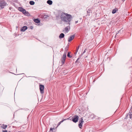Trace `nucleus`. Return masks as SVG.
Returning <instances> with one entry per match:
<instances>
[{"label":"nucleus","instance_id":"nucleus-1","mask_svg":"<svg viewBox=\"0 0 132 132\" xmlns=\"http://www.w3.org/2000/svg\"><path fill=\"white\" fill-rule=\"evenodd\" d=\"M61 20L70 25V21L72 19V17L71 15L66 13H62L60 16Z\"/></svg>","mask_w":132,"mask_h":132},{"label":"nucleus","instance_id":"nucleus-2","mask_svg":"<svg viewBox=\"0 0 132 132\" xmlns=\"http://www.w3.org/2000/svg\"><path fill=\"white\" fill-rule=\"evenodd\" d=\"M18 10L20 12H21L24 15L26 16H30V14L28 11H26V10L21 7H18Z\"/></svg>","mask_w":132,"mask_h":132},{"label":"nucleus","instance_id":"nucleus-3","mask_svg":"<svg viewBox=\"0 0 132 132\" xmlns=\"http://www.w3.org/2000/svg\"><path fill=\"white\" fill-rule=\"evenodd\" d=\"M7 5L6 3L4 0L0 1V6L1 8V9L4 8V6H6Z\"/></svg>","mask_w":132,"mask_h":132},{"label":"nucleus","instance_id":"nucleus-4","mask_svg":"<svg viewBox=\"0 0 132 132\" xmlns=\"http://www.w3.org/2000/svg\"><path fill=\"white\" fill-rule=\"evenodd\" d=\"M78 118L79 116L77 115H76L72 118V120L74 122L76 123L78 121Z\"/></svg>","mask_w":132,"mask_h":132},{"label":"nucleus","instance_id":"nucleus-5","mask_svg":"<svg viewBox=\"0 0 132 132\" xmlns=\"http://www.w3.org/2000/svg\"><path fill=\"white\" fill-rule=\"evenodd\" d=\"M66 53H64L63 55V56L61 58V62H62V65H63L65 61V60L66 57Z\"/></svg>","mask_w":132,"mask_h":132},{"label":"nucleus","instance_id":"nucleus-6","mask_svg":"<svg viewBox=\"0 0 132 132\" xmlns=\"http://www.w3.org/2000/svg\"><path fill=\"white\" fill-rule=\"evenodd\" d=\"M84 122V121L83 120L82 117H81L80 119V120L79 121V124L78 125V126L80 128H81Z\"/></svg>","mask_w":132,"mask_h":132},{"label":"nucleus","instance_id":"nucleus-7","mask_svg":"<svg viewBox=\"0 0 132 132\" xmlns=\"http://www.w3.org/2000/svg\"><path fill=\"white\" fill-rule=\"evenodd\" d=\"M28 28L26 26H24L22 27L20 30V31L21 32H24Z\"/></svg>","mask_w":132,"mask_h":132},{"label":"nucleus","instance_id":"nucleus-8","mask_svg":"<svg viewBox=\"0 0 132 132\" xmlns=\"http://www.w3.org/2000/svg\"><path fill=\"white\" fill-rule=\"evenodd\" d=\"M75 37V35H71L70 37L68 38V41L69 42H70Z\"/></svg>","mask_w":132,"mask_h":132},{"label":"nucleus","instance_id":"nucleus-9","mask_svg":"<svg viewBox=\"0 0 132 132\" xmlns=\"http://www.w3.org/2000/svg\"><path fill=\"white\" fill-rule=\"evenodd\" d=\"M86 48L85 50L84 51L83 53L81 54L80 56H79V57L78 58L76 62H79L78 61V60L79 59L81 58V57L83 55V54H84L86 52Z\"/></svg>","mask_w":132,"mask_h":132},{"label":"nucleus","instance_id":"nucleus-10","mask_svg":"<svg viewBox=\"0 0 132 132\" xmlns=\"http://www.w3.org/2000/svg\"><path fill=\"white\" fill-rule=\"evenodd\" d=\"M49 16L47 15H45L43 13L42 14V19H49Z\"/></svg>","mask_w":132,"mask_h":132},{"label":"nucleus","instance_id":"nucleus-11","mask_svg":"<svg viewBox=\"0 0 132 132\" xmlns=\"http://www.w3.org/2000/svg\"><path fill=\"white\" fill-rule=\"evenodd\" d=\"M33 20L34 22L37 23H40V20L38 18L34 19H33Z\"/></svg>","mask_w":132,"mask_h":132},{"label":"nucleus","instance_id":"nucleus-12","mask_svg":"<svg viewBox=\"0 0 132 132\" xmlns=\"http://www.w3.org/2000/svg\"><path fill=\"white\" fill-rule=\"evenodd\" d=\"M65 32H68L70 29V27L69 26H67L64 28Z\"/></svg>","mask_w":132,"mask_h":132},{"label":"nucleus","instance_id":"nucleus-13","mask_svg":"<svg viewBox=\"0 0 132 132\" xmlns=\"http://www.w3.org/2000/svg\"><path fill=\"white\" fill-rule=\"evenodd\" d=\"M87 12L88 13V16H90V13H92V12L91 9H88L87 10Z\"/></svg>","mask_w":132,"mask_h":132},{"label":"nucleus","instance_id":"nucleus-14","mask_svg":"<svg viewBox=\"0 0 132 132\" xmlns=\"http://www.w3.org/2000/svg\"><path fill=\"white\" fill-rule=\"evenodd\" d=\"M47 3L49 5H51L53 3V2L51 0H48L47 1Z\"/></svg>","mask_w":132,"mask_h":132},{"label":"nucleus","instance_id":"nucleus-15","mask_svg":"<svg viewBox=\"0 0 132 132\" xmlns=\"http://www.w3.org/2000/svg\"><path fill=\"white\" fill-rule=\"evenodd\" d=\"M64 34L63 33H62L60 34L59 37L61 39L64 38Z\"/></svg>","mask_w":132,"mask_h":132},{"label":"nucleus","instance_id":"nucleus-16","mask_svg":"<svg viewBox=\"0 0 132 132\" xmlns=\"http://www.w3.org/2000/svg\"><path fill=\"white\" fill-rule=\"evenodd\" d=\"M69 119V118H67V119H64L62 120L61 121H60V122H59L58 123V125H57V127L61 124V123L64 120H67L68 119Z\"/></svg>","mask_w":132,"mask_h":132},{"label":"nucleus","instance_id":"nucleus-17","mask_svg":"<svg viewBox=\"0 0 132 132\" xmlns=\"http://www.w3.org/2000/svg\"><path fill=\"white\" fill-rule=\"evenodd\" d=\"M117 11H118V9L117 8H116L112 10V13L113 14H114Z\"/></svg>","mask_w":132,"mask_h":132},{"label":"nucleus","instance_id":"nucleus-18","mask_svg":"<svg viewBox=\"0 0 132 132\" xmlns=\"http://www.w3.org/2000/svg\"><path fill=\"white\" fill-rule=\"evenodd\" d=\"M29 3L31 5H33L35 4V3L33 1H29Z\"/></svg>","mask_w":132,"mask_h":132},{"label":"nucleus","instance_id":"nucleus-19","mask_svg":"<svg viewBox=\"0 0 132 132\" xmlns=\"http://www.w3.org/2000/svg\"><path fill=\"white\" fill-rule=\"evenodd\" d=\"M71 52H69L68 53V54H67V56L69 57L70 58H71L72 57V56L70 55V54Z\"/></svg>","mask_w":132,"mask_h":132},{"label":"nucleus","instance_id":"nucleus-20","mask_svg":"<svg viewBox=\"0 0 132 132\" xmlns=\"http://www.w3.org/2000/svg\"><path fill=\"white\" fill-rule=\"evenodd\" d=\"M7 126L6 125H3V126H2V128L4 129H5L7 127Z\"/></svg>","mask_w":132,"mask_h":132},{"label":"nucleus","instance_id":"nucleus-21","mask_svg":"<svg viewBox=\"0 0 132 132\" xmlns=\"http://www.w3.org/2000/svg\"><path fill=\"white\" fill-rule=\"evenodd\" d=\"M44 86L42 85V94H43L44 93Z\"/></svg>","mask_w":132,"mask_h":132},{"label":"nucleus","instance_id":"nucleus-22","mask_svg":"<svg viewBox=\"0 0 132 132\" xmlns=\"http://www.w3.org/2000/svg\"><path fill=\"white\" fill-rule=\"evenodd\" d=\"M79 46H78V48H77V50L76 51V52L75 53V54H76V53H77V52L78 50L79 49Z\"/></svg>","mask_w":132,"mask_h":132},{"label":"nucleus","instance_id":"nucleus-23","mask_svg":"<svg viewBox=\"0 0 132 132\" xmlns=\"http://www.w3.org/2000/svg\"><path fill=\"white\" fill-rule=\"evenodd\" d=\"M39 89L40 93H41V84H39Z\"/></svg>","mask_w":132,"mask_h":132},{"label":"nucleus","instance_id":"nucleus-24","mask_svg":"<svg viewBox=\"0 0 132 132\" xmlns=\"http://www.w3.org/2000/svg\"><path fill=\"white\" fill-rule=\"evenodd\" d=\"M130 118L132 119V113H130L129 114Z\"/></svg>","mask_w":132,"mask_h":132},{"label":"nucleus","instance_id":"nucleus-25","mask_svg":"<svg viewBox=\"0 0 132 132\" xmlns=\"http://www.w3.org/2000/svg\"><path fill=\"white\" fill-rule=\"evenodd\" d=\"M17 122H16V121H14V122H13L12 123L13 124H15L16 123H17Z\"/></svg>","mask_w":132,"mask_h":132},{"label":"nucleus","instance_id":"nucleus-26","mask_svg":"<svg viewBox=\"0 0 132 132\" xmlns=\"http://www.w3.org/2000/svg\"><path fill=\"white\" fill-rule=\"evenodd\" d=\"M2 132H8L7 130H3Z\"/></svg>","mask_w":132,"mask_h":132},{"label":"nucleus","instance_id":"nucleus-27","mask_svg":"<svg viewBox=\"0 0 132 132\" xmlns=\"http://www.w3.org/2000/svg\"><path fill=\"white\" fill-rule=\"evenodd\" d=\"M33 28V27L32 26H31L30 27V28L31 29H32Z\"/></svg>","mask_w":132,"mask_h":132},{"label":"nucleus","instance_id":"nucleus-28","mask_svg":"<svg viewBox=\"0 0 132 132\" xmlns=\"http://www.w3.org/2000/svg\"><path fill=\"white\" fill-rule=\"evenodd\" d=\"M53 128H51L50 129V131H52L53 130ZM53 129H54V128H53Z\"/></svg>","mask_w":132,"mask_h":132},{"label":"nucleus","instance_id":"nucleus-29","mask_svg":"<svg viewBox=\"0 0 132 132\" xmlns=\"http://www.w3.org/2000/svg\"><path fill=\"white\" fill-rule=\"evenodd\" d=\"M12 8L11 7H9V10H11Z\"/></svg>","mask_w":132,"mask_h":132},{"label":"nucleus","instance_id":"nucleus-30","mask_svg":"<svg viewBox=\"0 0 132 132\" xmlns=\"http://www.w3.org/2000/svg\"><path fill=\"white\" fill-rule=\"evenodd\" d=\"M78 22V21H75V23L76 24Z\"/></svg>","mask_w":132,"mask_h":132},{"label":"nucleus","instance_id":"nucleus-31","mask_svg":"<svg viewBox=\"0 0 132 132\" xmlns=\"http://www.w3.org/2000/svg\"><path fill=\"white\" fill-rule=\"evenodd\" d=\"M56 18H57H57H58V17H58V16H56Z\"/></svg>","mask_w":132,"mask_h":132},{"label":"nucleus","instance_id":"nucleus-32","mask_svg":"<svg viewBox=\"0 0 132 132\" xmlns=\"http://www.w3.org/2000/svg\"><path fill=\"white\" fill-rule=\"evenodd\" d=\"M66 48H67V47H66V48L65 49H66ZM68 50V49L67 48V50H66V51H67Z\"/></svg>","mask_w":132,"mask_h":132},{"label":"nucleus","instance_id":"nucleus-33","mask_svg":"<svg viewBox=\"0 0 132 132\" xmlns=\"http://www.w3.org/2000/svg\"><path fill=\"white\" fill-rule=\"evenodd\" d=\"M38 25H40V24H38Z\"/></svg>","mask_w":132,"mask_h":132},{"label":"nucleus","instance_id":"nucleus-34","mask_svg":"<svg viewBox=\"0 0 132 132\" xmlns=\"http://www.w3.org/2000/svg\"><path fill=\"white\" fill-rule=\"evenodd\" d=\"M16 28H18V27L17 26H16Z\"/></svg>","mask_w":132,"mask_h":132},{"label":"nucleus","instance_id":"nucleus-35","mask_svg":"<svg viewBox=\"0 0 132 132\" xmlns=\"http://www.w3.org/2000/svg\"><path fill=\"white\" fill-rule=\"evenodd\" d=\"M41 101V99L40 100V101Z\"/></svg>","mask_w":132,"mask_h":132},{"label":"nucleus","instance_id":"nucleus-36","mask_svg":"<svg viewBox=\"0 0 132 132\" xmlns=\"http://www.w3.org/2000/svg\"><path fill=\"white\" fill-rule=\"evenodd\" d=\"M125 0H123V1H124Z\"/></svg>","mask_w":132,"mask_h":132}]
</instances>
